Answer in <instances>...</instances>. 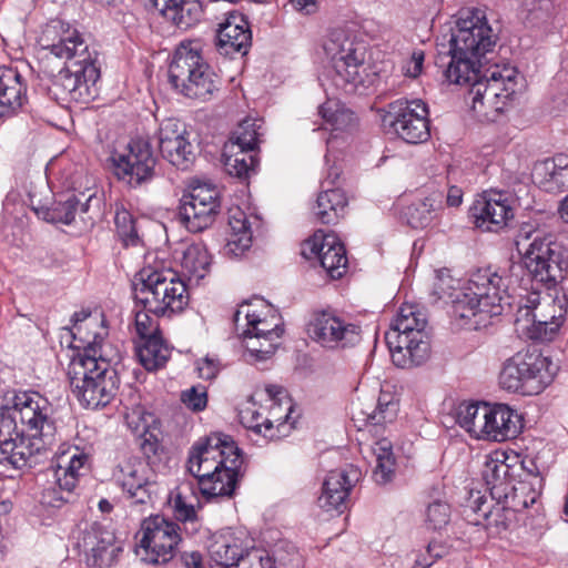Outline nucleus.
I'll return each instance as SVG.
<instances>
[{
    "label": "nucleus",
    "mask_w": 568,
    "mask_h": 568,
    "mask_svg": "<svg viewBox=\"0 0 568 568\" xmlns=\"http://www.w3.org/2000/svg\"><path fill=\"white\" fill-rule=\"evenodd\" d=\"M50 402L38 392L6 394L0 406V463L22 468L57 443Z\"/></svg>",
    "instance_id": "obj_1"
},
{
    "label": "nucleus",
    "mask_w": 568,
    "mask_h": 568,
    "mask_svg": "<svg viewBox=\"0 0 568 568\" xmlns=\"http://www.w3.org/2000/svg\"><path fill=\"white\" fill-rule=\"evenodd\" d=\"M38 43L42 50L65 61L50 88L53 98L61 104L93 100L100 68L98 52L84 36L69 23L52 20L42 29Z\"/></svg>",
    "instance_id": "obj_2"
},
{
    "label": "nucleus",
    "mask_w": 568,
    "mask_h": 568,
    "mask_svg": "<svg viewBox=\"0 0 568 568\" xmlns=\"http://www.w3.org/2000/svg\"><path fill=\"white\" fill-rule=\"evenodd\" d=\"M242 454L230 435L216 433L195 444L186 467L197 478L204 496L231 497L235 490Z\"/></svg>",
    "instance_id": "obj_3"
},
{
    "label": "nucleus",
    "mask_w": 568,
    "mask_h": 568,
    "mask_svg": "<svg viewBox=\"0 0 568 568\" xmlns=\"http://www.w3.org/2000/svg\"><path fill=\"white\" fill-rule=\"evenodd\" d=\"M497 36L480 9L460 12L457 29L449 40L450 61L445 71L447 80L459 85H473L480 73L481 58L496 44Z\"/></svg>",
    "instance_id": "obj_4"
},
{
    "label": "nucleus",
    "mask_w": 568,
    "mask_h": 568,
    "mask_svg": "<svg viewBox=\"0 0 568 568\" xmlns=\"http://www.w3.org/2000/svg\"><path fill=\"white\" fill-rule=\"evenodd\" d=\"M510 278L506 271L491 268L473 273L465 286L463 301H456L455 320L462 326L479 329L491 324V320L510 306Z\"/></svg>",
    "instance_id": "obj_5"
},
{
    "label": "nucleus",
    "mask_w": 568,
    "mask_h": 568,
    "mask_svg": "<svg viewBox=\"0 0 568 568\" xmlns=\"http://www.w3.org/2000/svg\"><path fill=\"white\" fill-rule=\"evenodd\" d=\"M324 54L329 63L332 84L347 94L357 92L366 83V44L347 28L328 32L323 42Z\"/></svg>",
    "instance_id": "obj_6"
},
{
    "label": "nucleus",
    "mask_w": 568,
    "mask_h": 568,
    "mask_svg": "<svg viewBox=\"0 0 568 568\" xmlns=\"http://www.w3.org/2000/svg\"><path fill=\"white\" fill-rule=\"evenodd\" d=\"M427 318L416 305L404 304L385 333L393 363L400 368L424 364L430 355Z\"/></svg>",
    "instance_id": "obj_7"
},
{
    "label": "nucleus",
    "mask_w": 568,
    "mask_h": 568,
    "mask_svg": "<svg viewBox=\"0 0 568 568\" xmlns=\"http://www.w3.org/2000/svg\"><path fill=\"white\" fill-rule=\"evenodd\" d=\"M68 377L72 393L87 408L104 407L119 389V376L102 355H77L68 365Z\"/></svg>",
    "instance_id": "obj_8"
},
{
    "label": "nucleus",
    "mask_w": 568,
    "mask_h": 568,
    "mask_svg": "<svg viewBox=\"0 0 568 568\" xmlns=\"http://www.w3.org/2000/svg\"><path fill=\"white\" fill-rule=\"evenodd\" d=\"M234 324L253 362L270 358L284 332L280 317L263 300L240 305L234 314Z\"/></svg>",
    "instance_id": "obj_9"
},
{
    "label": "nucleus",
    "mask_w": 568,
    "mask_h": 568,
    "mask_svg": "<svg viewBox=\"0 0 568 568\" xmlns=\"http://www.w3.org/2000/svg\"><path fill=\"white\" fill-rule=\"evenodd\" d=\"M515 245L536 282L551 288L566 277L568 260L552 235L524 226L515 237Z\"/></svg>",
    "instance_id": "obj_10"
},
{
    "label": "nucleus",
    "mask_w": 568,
    "mask_h": 568,
    "mask_svg": "<svg viewBox=\"0 0 568 568\" xmlns=\"http://www.w3.org/2000/svg\"><path fill=\"white\" fill-rule=\"evenodd\" d=\"M136 304L155 316H172L189 304L186 284L172 270L142 268L134 284Z\"/></svg>",
    "instance_id": "obj_11"
},
{
    "label": "nucleus",
    "mask_w": 568,
    "mask_h": 568,
    "mask_svg": "<svg viewBox=\"0 0 568 568\" xmlns=\"http://www.w3.org/2000/svg\"><path fill=\"white\" fill-rule=\"evenodd\" d=\"M169 79L183 95L201 101L210 100L219 91L220 80L201 54L195 42H182L174 52Z\"/></svg>",
    "instance_id": "obj_12"
},
{
    "label": "nucleus",
    "mask_w": 568,
    "mask_h": 568,
    "mask_svg": "<svg viewBox=\"0 0 568 568\" xmlns=\"http://www.w3.org/2000/svg\"><path fill=\"white\" fill-rule=\"evenodd\" d=\"M556 369L551 359L538 351L518 352L505 361L498 381L503 389L532 396L552 382Z\"/></svg>",
    "instance_id": "obj_13"
},
{
    "label": "nucleus",
    "mask_w": 568,
    "mask_h": 568,
    "mask_svg": "<svg viewBox=\"0 0 568 568\" xmlns=\"http://www.w3.org/2000/svg\"><path fill=\"white\" fill-rule=\"evenodd\" d=\"M567 300L564 294L540 295L537 292L520 300L516 323L530 339L551 341L565 321Z\"/></svg>",
    "instance_id": "obj_14"
},
{
    "label": "nucleus",
    "mask_w": 568,
    "mask_h": 568,
    "mask_svg": "<svg viewBox=\"0 0 568 568\" xmlns=\"http://www.w3.org/2000/svg\"><path fill=\"white\" fill-rule=\"evenodd\" d=\"M516 78V69L508 64L488 68L469 89L468 99L473 111L487 120H494L515 93Z\"/></svg>",
    "instance_id": "obj_15"
},
{
    "label": "nucleus",
    "mask_w": 568,
    "mask_h": 568,
    "mask_svg": "<svg viewBox=\"0 0 568 568\" xmlns=\"http://www.w3.org/2000/svg\"><path fill=\"white\" fill-rule=\"evenodd\" d=\"M140 534L136 552L143 561L153 565L169 562L181 541L179 525L160 515L144 519Z\"/></svg>",
    "instance_id": "obj_16"
},
{
    "label": "nucleus",
    "mask_w": 568,
    "mask_h": 568,
    "mask_svg": "<svg viewBox=\"0 0 568 568\" xmlns=\"http://www.w3.org/2000/svg\"><path fill=\"white\" fill-rule=\"evenodd\" d=\"M110 161L114 175L131 186L149 181L156 163L151 144L144 139L131 140L122 149L114 150Z\"/></svg>",
    "instance_id": "obj_17"
},
{
    "label": "nucleus",
    "mask_w": 568,
    "mask_h": 568,
    "mask_svg": "<svg viewBox=\"0 0 568 568\" xmlns=\"http://www.w3.org/2000/svg\"><path fill=\"white\" fill-rule=\"evenodd\" d=\"M220 209L219 190L209 182L197 181L183 195L179 209L181 222L191 232H201L214 222Z\"/></svg>",
    "instance_id": "obj_18"
},
{
    "label": "nucleus",
    "mask_w": 568,
    "mask_h": 568,
    "mask_svg": "<svg viewBox=\"0 0 568 568\" xmlns=\"http://www.w3.org/2000/svg\"><path fill=\"white\" fill-rule=\"evenodd\" d=\"M389 124L407 143L426 142L429 136L428 108L419 99H399L388 104Z\"/></svg>",
    "instance_id": "obj_19"
},
{
    "label": "nucleus",
    "mask_w": 568,
    "mask_h": 568,
    "mask_svg": "<svg viewBox=\"0 0 568 568\" xmlns=\"http://www.w3.org/2000/svg\"><path fill=\"white\" fill-rule=\"evenodd\" d=\"M311 337L325 348L352 347L362 341V327L334 313L316 314L308 328Z\"/></svg>",
    "instance_id": "obj_20"
},
{
    "label": "nucleus",
    "mask_w": 568,
    "mask_h": 568,
    "mask_svg": "<svg viewBox=\"0 0 568 568\" xmlns=\"http://www.w3.org/2000/svg\"><path fill=\"white\" fill-rule=\"evenodd\" d=\"M88 567L109 568L116 560L122 548L115 544V536L108 527L92 523L78 541Z\"/></svg>",
    "instance_id": "obj_21"
},
{
    "label": "nucleus",
    "mask_w": 568,
    "mask_h": 568,
    "mask_svg": "<svg viewBox=\"0 0 568 568\" xmlns=\"http://www.w3.org/2000/svg\"><path fill=\"white\" fill-rule=\"evenodd\" d=\"M464 516L469 524L496 532L507 529L515 519L511 509H508L501 499H493L491 496L488 499L480 491H470L464 506Z\"/></svg>",
    "instance_id": "obj_22"
},
{
    "label": "nucleus",
    "mask_w": 568,
    "mask_h": 568,
    "mask_svg": "<svg viewBox=\"0 0 568 568\" xmlns=\"http://www.w3.org/2000/svg\"><path fill=\"white\" fill-rule=\"evenodd\" d=\"M159 149L164 159L181 170H186L195 159L186 126L176 119H165L161 122Z\"/></svg>",
    "instance_id": "obj_23"
},
{
    "label": "nucleus",
    "mask_w": 568,
    "mask_h": 568,
    "mask_svg": "<svg viewBox=\"0 0 568 568\" xmlns=\"http://www.w3.org/2000/svg\"><path fill=\"white\" fill-rule=\"evenodd\" d=\"M469 216L477 229L496 232L514 217V210L505 193L490 191L475 200Z\"/></svg>",
    "instance_id": "obj_24"
},
{
    "label": "nucleus",
    "mask_w": 568,
    "mask_h": 568,
    "mask_svg": "<svg viewBox=\"0 0 568 568\" xmlns=\"http://www.w3.org/2000/svg\"><path fill=\"white\" fill-rule=\"evenodd\" d=\"M303 254L307 258L316 257L332 278L342 277L347 266L345 247L332 233L322 231L314 233L304 243Z\"/></svg>",
    "instance_id": "obj_25"
},
{
    "label": "nucleus",
    "mask_w": 568,
    "mask_h": 568,
    "mask_svg": "<svg viewBox=\"0 0 568 568\" xmlns=\"http://www.w3.org/2000/svg\"><path fill=\"white\" fill-rule=\"evenodd\" d=\"M359 476L361 471L352 465L344 469L329 471L317 499L318 507L327 513H343L346 509L349 491L358 481Z\"/></svg>",
    "instance_id": "obj_26"
},
{
    "label": "nucleus",
    "mask_w": 568,
    "mask_h": 568,
    "mask_svg": "<svg viewBox=\"0 0 568 568\" xmlns=\"http://www.w3.org/2000/svg\"><path fill=\"white\" fill-rule=\"evenodd\" d=\"M115 481L136 504H145L151 499L153 480L148 464L130 458L119 464L114 471Z\"/></svg>",
    "instance_id": "obj_27"
},
{
    "label": "nucleus",
    "mask_w": 568,
    "mask_h": 568,
    "mask_svg": "<svg viewBox=\"0 0 568 568\" xmlns=\"http://www.w3.org/2000/svg\"><path fill=\"white\" fill-rule=\"evenodd\" d=\"M247 544H252V540L244 531L227 528L213 535L207 550L217 566L235 568Z\"/></svg>",
    "instance_id": "obj_28"
},
{
    "label": "nucleus",
    "mask_w": 568,
    "mask_h": 568,
    "mask_svg": "<svg viewBox=\"0 0 568 568\" xmlns=\"http://www.w3.org/2000/svg\"><path fill=\"white\" fill-rule=\"evenodd\" d=\"M251 40L248 22L244 16L237 12H230L225 20L219 24L216 47L221 54H245L251 45Z\"/></svg>",
    "instance_id": "obj_29"
},
{
    "label": "nucleus",
    "mask_w": 568,
    "mask_h": 568,
    "mask_svg": "<svg viewBox=\"0 0 568 568\" xmlns=\"http://www.w3.org/2000/svg\"><path fill=\"white\" fill-rule=\"evenodd\" d=\"M481 435L484 440L505 442L520 434L521 416L505 404L490 405Z\"/></svg>",
    "instance_id": "obj_30"
},
{
    "label": "nucleus",
    "mask_w": 568,
    "mask_h": 568,
    "mask_svg": "<svg viewBox=\"0 0 568 568\" xmlns=\"http://www.w3.org/2000/svg\"><path fill=\"white\" fill-rule=\"evenodd\" d=\"M89 455L79 447H69L57 456L53 477L59 487L73 491L80 476L88 468Z\"/></svg>",
    "instance_id": "obj_31"
},
{
    "label": "nucleus",
    "mask_w": 568,
    "mask_h": 568,
    "mask_svg": "<svg viewBox=\"0 0 568 568\" xmlns=\"http://www.w3.org/2000/svg\"><path fill=\"white\" fill-rule=\"evenodd\" d=\"M152 6L176 28L186 30L197 24L203 16L201 0H150Z\"/></svg>",
    "instance_id": "obj_32"
},
{
    "label": "nucleus",
    "mask_w": 568,
    "mask_h": 568,
    "mask_svg": "<svg viewBox=\"0 0 568 568\" xmlns=\"http://www.w3.org/2000/svg\"><path fill=\"white\" fill-rule=\"evenodd\" d=\"M73 318L72 334L83 344V353L80 355L91 356L93 354L94 356H99V354H102L101 343L106 335L103 318L92 316L84 311L75 313Z\"/></svg>",
    "instance_id": "obj_33"
},
{
    "label": "nucleus",
    "mask_w": 568,
    "mask_h": 568,
    "mask_svg": "<svg viewBox=\"0 0 568 568\" xmlns=\"http://www.w3.org/2000/svg\"><path fill=\"white\" fill-rule=\"evenodd\" d=\"M27 83L22 74L12 67H0V116L19 110L27 99Z\"/></svg>",
    "instance_id": "obj_34"
},
{
    "label": "nucleus",
    "mask_w": 568,
    "mask_h": 568,
    "mask_svg": "<svg viewBox=\"0 0 568 568\" xmlns=\"http://www.w3.org/2000/svg\"><path fill=\"white\" fill-rule=\"evenodd\" d=\"M532 179L546 192L557 193L568 187V155L557 154L534 165Z\"/></svg>",
    "instance_id": "obj_35"
},
{
    "label": "nucleus",
    "mask_w": 568,
    "mask_h": 568,
    "mask_svg": "<svg viewBox=\"0 0 568 568\" xmlns=\"http://www.w3.org/2000/svg\"><path fill=\"white\" fill-rule=\"evenodd\" d=\"M241 424L254 433L262 436L267 440H274L286 436L291 429L288 425V413L285 417L278 418L277 424L274 425L270 417H263L262 414L255 408L254 403H248L247 406L242 408L239 413Z\"/></svg>",
    "instance_id": "obj_36"
},
{
    "label": "nucleus",
    "mask_w": 568,
    "mask_h": 568,
    "mask_svg": "<svg viewBox=\"0 0 568 568\" xmlns=\"http://www.w3.org/2000/svg\"><path fill=\"white\" fill-rule=\"evenodd\" d=\"M320 114L324 121V129L332 131L331 138L326 141L328 148H333L339 134L351 132L356 126L354 113L338 100L328 99L324 102L320 106Z\"/></svg>",
    "instance_id": "obj_37"
},
{
    "label": "nucleus",
    "mask_w": 568,
    "mask_h": 568,
    "mask_svg": "<svg viewBox=\"0 0 568 568\" xmlns=\"http://www.w3.org/2000/svg\"><path fill=\"white\" fill-rule=\"evenodd\" d=\"M444 193L439 190L429 192L425 197L413 202L404 211L406 222L414 229H424L437 219L444 209Z\"/></svg>",
    "instance_id": "obj_38"
},
{
    "label": "nucleus",
    "mask_w": 568,
    "mask_h": 568,
    "mask_svg": "<svg viewBox=\"0 0 568 568\" xmlns=\"http://www.w3.org/2000/svg\"><path fill=\"white\" fill-rule=\"evenodd\" d=\"M483 479L493 499H501V495L509 488L511 479L510 466L504 460L503 453H495L487 458L483 468Z\"/></svg>",
    "instance_id": "obj_39"
},
{
    "label": "nucleus",
    "mask_w": 568,
    "mask_h": 568,
    "mask_svg": "<svg viewBox=\"0 0 568 568\" xmlns=\"http://www.w3.org/2000/svg\"><path fill=\"white\" fill-rule=\"evenodd\" d=\"M229 225L231 233L225 245L227 254L240 256L252 245L251 224L246 214L240 209L230 213Z\"/></svg>",
    "instance_id": "obj_40"
},
{
    "label": "nucleus",
    "mask_w": 568,
    "mask_h": 568,
    "mask_svg": "<svg viewBox=\"0 0 568 568\" xmlns=\"http://www.w3.org/2000/svg\"><path fill=\"white\" fill-rule=\"evenodd\" d=\"M211 256L203 243H191L182 252L181 266L190 282L199 283L210 271Z\"/></svg>",
    "instance_id": "obj_41"
},
{
    "label": "nucleus",
    "mask_w": 568,
    "mask_h": 568,
    "mask_svg": "<svg viewBox=\"0 0 568 568\" xmlns=\"http://www.w3.org/2000/svg\"><path fill=\"white\" fill-rule=\"evenodd\" d=\"M489 406L486 403H462L456 408V423L471 437L481 439Z\"/></svg>",
    "instance_id": "obj_42"
},
{
    "label": "nucleus",
    "mask_w": 568,
    "mask_h": 568,
    "mask_svg": "<svg viewBox=\"0 0 568 568\" xmlns=\"http://www.w3.org/2000/svg\"><path fill=\"white\" fill-rule=\"evenodd\" d=\"M94 194H89L85 202L75 195L67 194L55 202L52 207L45 210L43 219L52 223L71 224L79 212L85 213Z\"/></svg>",
    "instance_id": "obj_43"
},
{
    "label": "nucleus",
    "mask_w": 568,
    "mask_h": 568,
    "mask_svg": "<svg viewBox=\"0 0 568 568\" xmlns=\"http://www.w3.org/2000/svg\"><path fill=\"white\" fill-rule=\"evenodd\" d=\"M346 204V196L341 189L328 187L317 196L314 214L323 224L335 223L343 214Z\"/></svg>",
    "instance_id": "obj_44"
},
{
    "label": "nucleus",
    "mask_w": 568,
    "mask_h": 568,
    "mask_svg": "<svg viewBox=\"0 0 568 568\" xmlns=\"http://www.w3.org/2000/svg\"><path fill=\"white\" fill-rule=\"evenodd\" d=\"M170 355L171 349L162 336L141 341L136 346V356L146 371H156L163 367Z\"/></svg>",
    "instance_id": "obj_45"
},
{
    "label": "nucleus",
    "mask_w": 568,
    "mask_h": 568,
    "mask_svg": "<svg viewBox=\"0 0 568 568\" xmlns=\"http://www.w3.org/2000/svg\"><path fill=\"white\" fill-rule=\"evenodd\" d=\"M223 156L225 171L240 179L247 178L257 164L253 151L237 149L234 143H225Z\"/></svg>",
    "instance_id": "obj_46"
},
{
    "label": "nucleus",
    "mask_w": 568,
    "mask_h": 568,
    "mask_svg": "<svg viewBox=\"0 0 568 568\" xmlns=\"http://www.w3.org/2000/svg\"><path fill=\"white\" fill-rule=\"evenodd\" d=\"M372 452L376 462L373 477L377 484H387L392 480L395 471V457L390 440L382 438L375 442Z\"/></svg>",
    "instance_id": "obj_47"
},
{
    "label": "nucleus",
    "mask_w": 568,
    "mask_h": 568,
    "mask_svg": "<svg viewBox=\"0 0 568 568\" xmlns=\"http://www.w3.org/2000/svg\"><path fill=\"white\" fill-rule=\"evenodd\" d=\"M433 293L438 300L452 303V315L455 318L456 301H463L465 294V286H460V281L454 278L449 270H439L436 272Z\"/></svg>",
    "instance_id": "obj_48"
},
{
    "label": "nucleus",
    "mask_w": 568,
    "mask_h": 568,
    "mask_svg": "<svg viewBox=\"0 0 568 568\" xmlns=\"http://www.w3.org/2000/svg\"><path fill=\"white\" fill-rule=\"evenodd\" d=\"M170 503L175 518L185 525L190 524L192 530H196L199 527L197 510L195 508L199 505L197 498L192 494L185 495L181 489H178L171 495Z\"/></svg>",
    "instance_id": "obj_49"
},
{
    "label": "nucleus",
    "mask_w": 568,
    "mask_h": 568,
    "mask_svg": "<svg viewBox=\"0 0 568 568\" xmlns=\"http://www.w3.org/2000/svg\"><path fill=\"white\" fill-rule=\"evenodd\" d=\"M538 494L527 483H519L518 486H509L501 495V501L511 509L513 515L521 509L532 506Z\"/></svg>",
    "instance_id": "obj_50"
},
{
    "label": "nucleus",
    "mask_w": 568,
    "mask_h": 568,
    "mask_svg": "<svg viewBox=\"0 0 568 568\" xmlns=\"http://www.w3.org/2000/svg\"><path fill=\"white\" fill-rule=\"evenodd\" d=\"M258 129L260 125H257L256 121L244 120L234 131L227 143H234L237 149L254 151L258 143V136L261 135Z\"/></svg>",
    "instance_id": "obj_51"
},
{
    "label": "nucleus",
    "mask_w": 568,
    "mask_h": 568,
    "mask_svg": "<svg viewBox=\"0 0 568 568\" xmlns=\"http://www.w3.org/2000/svg\"><path fill=\"white\" fill-rule=\"evenodd\" d=\"M397 410L398 404L393 396L381 393L375 409L367 415V420L374 426L390 423L395 419Z\"/></svg>",
    "instance_id": "obj_52"
},
{
    "label": "nucleus",
    "mask_w": 568,
    "mask_h": 568,
    "mask_svg": "<svg viewBox=\"0 0 568 568\" xmlns=\"http://www.w3.org/2000/svg\"><path fill=\"white\" fill-rule=\"evenodd\" d=\"M452 517L450 506L440 499L428 504L425 511V523L433 530H440L446 527Z\"/></svg>",
    "instance_id": "obj_53"
},
{
    "label": "nucleus",
    "mask_w": 568,
    "mask_h": 568,
    "mask_svg": "<svg viewBox=\"0 0 568 568\" xmlns=\"http://www.w3.org/2000/svg\"><path fill=\"white\" fill-rule=\"evenodd\" d=\"M235 568H275L274 560L266 549L247 544Z\"/></svg>",
    "instance_id": "obj_54"
},
{
    "label": "nucleus",
    "mask_w": 568,
    "mask_h": 568,
    "mask_svg": "<svg viewBox=\"0 0 568 568\" xmlns=\"http://www.w3.org/2000/svg\"><path fill=\"white\" fill-rule=\"evenodd\" d=\"M116 232L124 245H135L139 242L135 223L126 210L118 211L114 217Z\"/></svg>",
    "instance_id": "obj_55"
},
{
    "label": "nucleus",
    "mask_w": 568,
    "mask_h": 568,
    "mask_svg": "<svg viewBox=\"0 0 568 568\" xmlns=\"http://www.w3.org/2000/svg\"><path fill=\"white\" fill-rule=\"evenodd\" d=\"M152 312L145 310L135 312V331L138 336L140 337V342L161 336L159 322L153 316H151Z\"/></svg>",
    "instance_id": "obj_56"
},
{
    "label": "nucleus",
    "mask_w": 568,
    "mask_h": 568,
    "mask_svg": "<svg viewBox=\"0 0 568 568\" xmlns=\"http://www.w3.org/2000/svg\"><path fill=\"white\" fill-rule=\"evenodd\" d=\"M71 494L72 491H67L63 487H59L54 479L42 490L40 501L44 506L60 507L69 501Z\"/></svg>",
    "instance_id": "obj_57"
},
{
    "label": "nucleus",
    "mask_w": 568,
    "mask_h": 568,
    "mask_svg": "<svg viewBox=\"0 0 568 568\" xmlns=\"http://www.w3.org/2000/svg\"><path fill=\"white\" fill-rule=\"evenodd\" d=\"M181 400L194 412L203 410L207 404L206 387L203 385L192 386L181 394Z\"/></svg>",
    "instance_id": "obj_58"
},
{
    "label": "nucleus",
    "mask_w": 568,
    "mask_h": 568,
    "mask_svg": "<svg viewBox=\"0 0 568 568\" xmlns=\"http://www.w3.org/2000/svg\"><path fill=\"white\" fill-rule=\"evenodd\" d=\"M448 554V548L437 541L428 544L426 552L416 557L412 568H429L437 559L445 557Z\"/></svg>",
    "instance_id": "obj_59"
},
{
    "label": "nucleus",
    "mask_w": 568,
    "mask_h": 568,
    "mask_svg": "<svg viewBox=\"0 0 568 568\" xmlns=\"http://www.w3.org/2000/svg\"><path fill=\"white\" fill-rule=\"evenodd\" d=\"M124 418L126 422V425L130 429H132L135 434H142L146 430L149 425V419L151 418V415L145 413L143 408L135 407L131 410H128L124 414Z\"/></svg>",
    "instance_id": "obj_60"
},
{
    "label": "nucleus",
    "mask_w": 568,
    "mask_h": 568,
    "mask_svg": "<svg viewBox=\"0 0 568 568\" xmlns=\"http://www.w3.org/2000/svg\"><path fill=\"white\" fill-rule=\"evenodd\" d=\"M425 53L423 50L413 51L408 60L402 67V72L406 78L416 79L423 71Z\"/></svg>",
    "instance_id": "obj_61"
},
{
    "label": "nucleus",
    "mask_w": 568,
    "mask_h": 568,
    "mask_svg": "<svg viewBox=\"0 0 568 568\" xmlns=\"http://www.w3.org/2000/svg\"><path fill=\"white\" fill-rule=\"evenodd\" d=\"M197 371L201 378L212 379L217 375L220 364L215 358L205 357L197 362Z\"/></svg>",
    "instance_id": "obj_62"
},
{
    "label": "nucleus",
    "mask_w": 568,
    "mask_h": 568,
    "mask_svg": "<svg viewBox=\"0 0 568 568\" xmlns=\"http://www.w3.org/2000/svg\"><path fill=\"white\" fill-rule=\"evenodd\" d=\"M180 560L185 568H203L202 556L197 551L183 552Z\"/></svg>",
    "instance_id": "obj_63"
},
{
    "label": "nucleus",
    "mask_w": 568,
    "mask_h": 568,
    "mask_svg": "<svg viewBox=\"0 0 568 568\" xmlns=\"http://www.w3.org/2000/svg\"><path fill=\"white\" fill-rule=\"evenodd\" d=\"M464 192L460 187L452 185L446 194V205L448 207H458L463 203Z\"/></svg>",
    "instance_id": "obj_64"
}]
</instances>
